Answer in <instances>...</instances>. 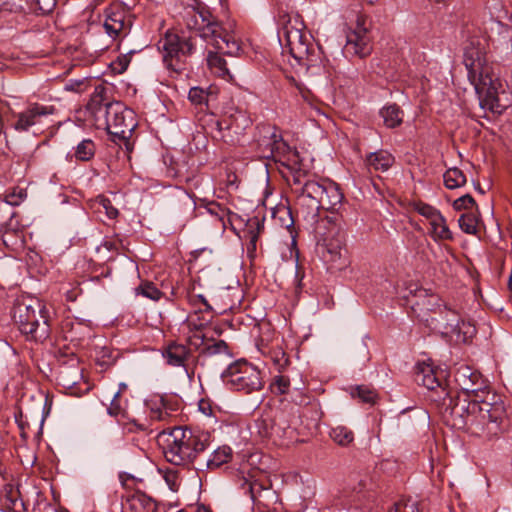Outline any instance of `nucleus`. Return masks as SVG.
I'll use <instances>...</instances> for the list:
<instances>
[{"instance_id":"nucleus-1","label":"nucleus","mask_w":512,"mask_h":512,"mask_svg":"<svg viewBox=\"0 0 512 512\" xmlns=\"http://www.w3.org/2000/svg\"><path fill=\"white\" fill-rule=\"evenodd\" d=\"M445 421L456 429H467L471 434L491 441L503 432L505 409L502 404L491 403L486 397L449 396L444 398Z\"/></svg>"},{"instance_id":"nucleus-2","label":"nucleus","mask_w":512,"mask_h":512,"mask_svg":"<svg viewBox=\"0 0 512 512\" xmlns=\"http://www.w3.org/2000/svg\"><path fill=\"white\" fill-rule=\"evenodd\" d=\"M464 65L468 72V79L479 95L482 108L500 114L509 107V93L501 89L500 80L492 73L479 38L472 37L466 42Z\"/></svg>"},{"instance_id":"nucleus-3","label":"nucleus","mask_w":512,"mask_h":512,"mask_svg":"<svg viewBox=\"0 0 512 512\" xmlns=\"http://www.w3.org/2000/svg\"><path fill=\"white\" fill-rule=\"evenodd\" d=\"M342 200L343 194L335 182L329 179L309 180L301 186L296 211L305 221L314 224L320 209L337 211Z\"/></svg>"},{"instance_id":"nucleus-4","label":"nucleus","mask_w":512,"mask_h":512,"mask_svg":"<svg viewBox=\"0 0 512 512\" xmlns=\"http://www.w3.org/2000/svg\"><path fill=\"white\" fill-rule=\"evenodd\" d=\"M304 22L298 15L283 16V26L279 31V40L298 65L308 72L320 70L323 56L319 46L314 45L303 31Z\"/></svg>"},{"instance_id":"nucleus-5","label":"nucleus","mask_w":512,"mask_h":512,"mask_svg":"<svg viewBox=\"0 0 512 512\" xmlns=\"http://www.w3.org/2000/svg\"><path fill=\"white\" fill-rule=\"evenodd\" d=\"M209 445V435L193 432L183 427H174L166 440L164 456L166 460L177 466H189L198 455Z\"/></svg>"},{"instance_id":"nucleus-6","label":"nucleus","mask_w":512,"mask_h":512,"mask_svg":"<svg viewBox=\"0 0 512 512\" xmlns=\"http://www.w3.org/2000/svg\"><path fill=\"white\" fill-rule=\"evenodd\" d=\"M13 318L21 333L32 340L44 341L50 336L49 312L38 299L17 302L14 306Z\"/></svg>"},{"instance_id":"nucleus-7","label":"nucleus","mask_w":512,"mask_h":512,"mask_svg":"<svg viewBox=\"0 0 512 512\" xmlns=\"http://www.w3.org/2000/svg\"><path fill=\"white\" fill-rule=\"evenodd\" d=\"M208 46L229 56H236L241 50L239 39L233 31V23L223 24L214 16L202 28L200 37Z\"/></svg>"},{"instance_id":"nucleus-8","label":"nucleus","mask_w":512,"mask_h":512,"mask_svg":"<svg viewBox=\"0 0 512 512\" xmlns=\"http://www.w3.org/2000/svg\"><path fill=\"white\" fill-rule=\"evenodd\" d=\"M222 377L227 386L245 394L260 391L264 386L260 370L246 361L230 364Z\"/></svg>"},{"instance_id":"nucleus-9","label":"nucleus","mask_w":512,"mask_h":512,"mask_svg":"<svg viewBox=\"0 0 512 512\" xmlns=\"http://www.w3.org/2000/svg\"><path fill=\"white\" fill-rule=\"evenodd\" d=\"M163 50V62L167 69L180 73L185 69V58L195 50L193 37L181 38L177 34L167 33L160 41Z\"/></svg>"},{"instance_id":"nucleus-10","label":"nucleus","mask_w":512,"mask_h":512,"mask_svg":"<svg viewBox=\"0 0 512 512\" xmlns=\"http://www.w3.org/2000/svg\"><path fill=\"white\" fill-rule=\"evenodd\" d=\"M109 126L106 131L112 136L113 141L128 140L137 126L135 113L132 109L126 107L122 102L116 101L111 104Z\"/></svg>"},{"instance_id":"nucleus-11","label":"nucleus","mask_w":512,"mask_h":512,"mask_svg":"<svg viewBox=\"0 0 512 512\" xmlns=\"http://www.w3.org/2000/svg\"><path fill=\"white\" fill-rule=\"evenodd\" d=\"M115 102L108 96L105 86H96L85 108L86 120L96 129L106 130L109 126L111 104Z\"/></svg>"},{"instance_id":"nucleus-12","label":"nucleus","mask_w":512,"mask_h":512,"mask_svg":"<svg viewBox=\"0 0 512 512\" xmlns=\"http://www.w3.org/2000/svg\"><path fill=\"white\" fill-rule=\"evenodd\" d=\"M372 52L371 35L366 20L358 17L355 27L346 35L344 53L346 55L365 58Z\"/></svg>"},{"instance_id":"nucleus-13","label":"nucleus","mask_w":512,"mask_h":512,"mask_svg":"<svg viewBox=\"0 0 512 512\" xmlns=\"http://www.w3.org/2000/svg\"><path fill=\"white\" fill-rule=\"evenodd\" d=\"M454 377L457 385L461 389L460 395L485 397V394H489L482 375L469 366L463 365L459 367Z\"/></svg>"},{"instance_id":"nucleus-14","label":"nucleus","mask_w":512,"mask_h":512,"mask_svg":"<svg viewBox=\"0 0 512 512\" xmlns=\"http://www.w3.org/2000/svg\"><path fill=\"white\" fill-rule=\"evenodd\" d=\"M162 355L168 365L183 367L189 376L194 374L195 358L187 345L175 341L170 342L164 348Z\"/></svg>"},{"instance_id":"nucleus-15","label":"nucleus","mask_w":512,"mask_h":512,"mask_svg":"<svg viewBox=\"0 0 512 512\" xmlns=\"http://www.w3.org/2000/svg\"><path fill=\"white\" fill-rule=\"evenodd\" d=\"M103 27L112 39H121L130 33L131 21L123 10L111 8L106 10Z\"/></svg>"},{"instance_id":"nucleus-16","label":"nucleus","mask_w":512,"mask_h":512,"mask_svg":"<svg viewBox=\"0 0 512 512\" xmlns=\"http://www.w3.org/2000/svg\"><path fill=\"white\" fill-rule=\"evenodd\" d=\"M54 111L55 109L53 106L34 103L25 111L17 115V121L14 124V128L20 132L28 131L31 127L41 124L42 118L52 115Z\"/></svg>"},{"instance_id":"nucleus-17","label":"nucleus","mask_w":512,"mask_h":512,"mask_svg":"<svg viewBox=\"0 0 512 512\" xmlns=\"http://www.w3.org/2000/svg\"><path fill=\"white\" fill-rule=\"evenodd\" d=\"M448 315L452 316L451 322L440 323L443 328V334L455 335L456 341L468 342L476 334V328L470 322L461 320L456 311H448Z\"/></svg>"},{"instance_id":"nucleus-18","label":"nucleus","mask_w":512,"mask_h":512,"mask_svg":"<svg viewBox=\"0 0 512 512\" xmlns=\"http://www.w3.org/2000/svg\"><path fill=\"white\" fill-rule=\"evenodd\" d=\"M250 125V120L246 114L242 111H236L235 114L225 116L222 120L217 122V128L220 133L226 131L227 134L223 133L221 138L225 142L234 143V139L230 136L233 132L236 135L242 134V132Z\"/></svg>"},{"instance_id":"nucleus-19","label":"nucleus","mask_w":512,"mask_h":512,"mask_svg":"<svg viewBox=\"0 0 512 512\" xmlns=\"http://www.w3.org/2000/svg\"><path fill=\"white\" fill-rule=\"evenodd\" d=\"M267 146H269L271 157L278 162L286 165V162L293 161L297 162L298 153L296 151H292L290 147L283 141L282 137L273 132L271 135V139L269 140Z\"/></svg>"},{"instance_id":"nucleus-20","label":"nucleus","mask_w":512,"mask_h":512,"mask_svg":"<svg viewBox=\"0 0 512 512\" xmlns=\"http://www.w3.org/2000/svg\"><path fill=\"white\" fill-rule=\"evenodd\" d=\"M213 15L208 10L188 9L185 12L184 21L186 27L200 37L202 28L206 27L209 21H212Z\"/></svg>"},{"instance_id":"nucleus-21","label":"nucleus","mask_w":512,"mask_h":512,"mask_svg":"<svg viewBox=\"0 0 512 512\" xmlns=\"http://www.w3.org/2000/svg\"><path fill=\"white\" fill-rule=\"evenodd\" d=\"M124 509L127 512H159L154 500L144 493H134L126 499Z\"/></svg>"},{"instance_id":"nucleus-22","label":"nucleus","mask_w":512,"mask_h":512,"mask_svg":"<svg viewBox=\"0 0 512 512\" xmlns=\"http://www.w3.org/2000/svg\"><path fill=\"white\" fill-rule=\"evenodd\" d=\"M337 237L328 239H323V252L322 256L326 262H330L332 264L338 263L342 259V240L339 237L338 231L336 232Z\"/></svg>"},{"instance_id":"nucleus-23","label":"nucleus","mask_w":512,"mask_h":512,"mask_svg":"<svg viewBox=\"0 0 512 512\" xmlns=\"http://www.w3.org/2000/svg\"><path fill=\"white\" fill-rule=\"evenodd\" d=\"M393 163V155L386 150L372 152L366 156V164L375 171H387Z\"/></svg>"},{"instance_id":"nucleus-24","label":"nucleus","mask_w":512,"mask_h":512,"mask_svg":"<svg viewBox=\"0 0 512 512\" xmlns=\"http://www.w3.org/2000/svg\"><path fill=\"white\" fill-rule=\"evenodd\" d=\"M430 236L435 241H451L453 240V234L450 231L445 218L443 215H439L430 224Z\"/></svg>"},{"instance_id":"nucleus-25","label":"nucleus","mask_w":512,"mask_h":512,"mask_svg":"<svg viewBox=\"0 0 512 512\" xmlns=\"http://www.w3.org/2000/svg\"><path fill=\"white\" fill-rule=\"evenodd\" d=\"M187 325L190 329H195V332L188 337V345L187 347L191 350H199L205 347L207 343L205 335L201 332V329L204 327V323H196L192 316L187 318Z\"/></svg>"},{"instance_id":"nucleus-26","label":"nucleus","mask_w":512,"mask_h":512,"mask_svg":"<svg viewBox=\"0 0 512 512\" xmlns=\"http://www.w3.org/2000/svg\"><path fill=\"white\" fill-rule=\"evenodd\" d=\"M380 114L384 124L388 128H395L402 123L403 111L396 104L388 105L381 109Z\"/></svg>"},{"instance_id":"nucleus-27","label":"nucleus","mask_w":512,"mask_h":512,"mask_svg":"<svg viewBox=\"0 0 512 512\" xmlns=\"http://www.w3.org/2000/svg\"><path fill=\"white\" fill-rule=\"evenodd\" d=\"M232 457V450L228 446L217 448L207 459L205 466L209 469H215L228 463Z\"/></svg>"},{"instance_id":"nucleus-28","label":"nucleus","mask_w":512,"mask_h":512,"mask_svg":"<svg viewBox=\"0 0 512 512\" xmlns=\"http://www.w3.org/2000/svg\"><path fill=\"white\" fill-rule=\"evenodd\" d=\"M263 229L264 225L257 217H254L249 220L248 229L246 231V238L248 239L247 250L249 253L256 251L258 237L259 234L263 231Z\"/></svg>"},{"instance_id":"nucleus-29","label":"nucleus","mask_w":512,"mask_h":512,"mask_svg":"<svg viewBox=\"0 0 512 512\" xmlns=\"http://www.w3.org/2000/svg\"><path fill=\"white\" fill-rule=\"evenodd\" d=\"M416 381L429 390H434L438 387H441V381L430 366L423 367L416 374Z\"/></svg>"},{"instance_id":"nucleus-30","label":"nucleus","mask_w":512,"mask_h":512,"mask_svg":"<svg viewBox=\"0 0 512 512\" xmlns=\"http://www.w3.org/2000/svg\"><path fill=\"white\" fill-rule=\"evenodd\" d=\"M117 357L118 352L108 347H102L96 352L95 363L99 367V371L103 372L114 365Z\"/></svg>"},{"instance_id":"nucleus-31","label":"nucleus","mask_w":512,"mask_h":512,"mask_svg":"<svg viewBox=\"0 0 512 512\" xmlns=\"http://www.w3.org/2000/svg\"><path fill=\"white\" fill-rule=\"evenodd\" d=\"M220 51H209L207 54V65L210 70L220 77L229 74L227 64L224 58L219 55Z\"/></svg>"},{"instance_id":"nucleus-32","label":"nucleus","mask_w":512,"mask_h":512,"mask_svg":"<svg viewBox=\"0 0 512 512\" xmlns=\"http://www.w3.org/2000/svg\"><path fill=\"white\" fill-rule=\"evenodd\" d=\"M200 355L211 357V356H224L230 358L229 348L224 340H218L215 342H208L205 347L200 351Z\"/></svg>"},{"instance_id":"nucleus-33","label":"nucleus","mask_w":512,"mask_h":512,"mask_svg":"<svg viewBox=\"0 0 512 512\" xmlns=\"http://www.w3.org/2000/svg\"><path fill=\"white\" fill-rule=\"evenodd\" d=\"M96 145L91 139H83L75 148L74 156L78 161L87 162L93 159Z\"/></svg>"},{"instance_id":"nucleus-34","label":"nucleus","mask_w":512,"mask_h":512,"mask_svg":"<svg viewBox=\"0 0 512 512\" xmlns=\"http://www.w3.org/2000/svg\"><path fill=\"white\" fill-rule=\"evenodd\" d=\"M330 437L340 446H348L354 441V433L346 426H336L331 429Z\"/></svg>"},{"instance_id":"nucleus-35","label":"nucleus","mask_w":512,"mask_h":512,"mask_svg":"<svg viewBox=\"0 0 512 512\" xmlns=\"http://www.w3.org/2000/svg\"><path fill=\"white\" fill-rule=\"evenodd\" d=\"M443 178L444 184L448 189H456L466 183V177L464 173L456 167L448 169L444 173Z\"/></svg>"},{"instance_id":"nucleus-36","label":"nucleus","mask_w":512,"mask_h":512,"mask_svg":"<svg viewBox=\"0 0 512 512\" xmlns=\"http://www.w3.org/2000/svg\"><path fill=\"white\" fill-rule=\"evenodd\" d=\"M268 354L278 372L283 371L290 363L289 357L281 347L270 349Z\"/></svg>"},{"instance_id":"nucleus-37","label":"nucleus","mask_w":512,"mask_h":512,"mask_svg":"<svg viewBox=\"0 0 512 512\" xmlns=\"http://www.w3.org/2000/svg\"><path fill=\"white\" fill-rule=\"evenodd\" d=\"M459 227L466 234L475 235L477 233L478 220L472 213H464L460 216Z\"/></svg>"},{"instance_id":"nucleus-38","label":"nucleus","mask_w":512,"mask_h":512,"mask_svg":"<svg viewBox=\"0 0 512 512\" xmlns=\"http://www.w3.org/2000/svg\"><path fill=\"white\" fill-rule=\"evenodd\" d=\"M353 397H358L363 403L374 404L377 399L376 391L366 385L357 386L352 391Z\"/></svg>"},{"instance_id":"nucleus-39","label":"nucleus","mask_w":512,"mask_h":512,"mask_svg":"<svg viewBox=\"0 0 512 512\" xmlns=\"http://www.w3.org/2000/svg\"><path fill=\"white\" fill-rule=\"evenodd\" d=\"M416 297L423 298L422 302H416V305H422L429 311L435 310L436 306L440 307V298L434 294H428L427 290L420 289L418 290Z\"/></svg>"},{"instance_id":"nucleus-40","label":"nucleus","mask_w":512,"mask_h":512,"mask_svg":"<svg viewBox=\"0 0 512 512\" xmlns=\"http://www.w3.org/2000/svg\"><path fill=\"white\" fill-rule=\"evenodd\" d=\"M137 294H141L146 298L158 301L163 293L152 282H145L136 288Z\"/></svg>"},{"instance_id":"nucleus-41","label":"nucleus","mask_w":512,"mask_h":512,"mask_svg":"<svg viewBox=\"0 0 512 512\" xmlns=\"http://www.w3.org/2000/svg\"><path fill=\"white\" fill-rule=\"evenodd\" d=\"M415 210L420 214L422 215L423 217H425L428 221H429V224L434 220L436 219V217H438L439 215H441L440 211L437 210L436 208H434L433 206L429 205V204H426V203H422V202H419L415 205Z\"/></svg>"},{"instance_id":"nucleus-42","label":"nucleus","mask_w":512,"mask_h":512,"mask_svg":"<svg viewBox=\"0 0 512 512\" xmlns=\"http://www.w3.org/2000/svg\"><path fill=\"white\" fill-rule=\"evenodd\" d=\"M98 212H104L109 219H115L118 216V209L113 206L110 199L104 196L98 199Z\"/></svg>"},{"instance_id":"nucleus-43","label":"nucleus","mask_w":512,"mask_h":512,"mask_svg":"<svg viewBox=\"0 0 512 512\" xmlns=\"http://www.w3.org/2000/svg\"><path fill=\"white\" fill-rule=\"evenodd\" d=\"M305 175L301 173V171H296L291 179L288 180L292 192L296 195V200H298L299 192L301 191V186L304 185L306 181H309L310 179H304ZM297 201H295L296 203Z\"/></svg>"},{"instance_id":"nucleus-44","label":"nucleus","mask_w":512,"mask_h":512,"mask_svg":"<svg viewBox=\"0 0 512 512\" xmlns=\"http://www.w3.org/2000/svg\"><path fill=\"white\" fill-rule=\"evenodd\" d=\"M272 389L279 394H286L290 387V380L287 376L277 375L272 382Z\"/></svg>"},{"instance_id":"nucleus-45","label":"nucleus","mask_w":512,"mask_h":512,"mask_svg":"<svg viewBox=\"0 0 512 512\" xmlns=\"http://www.w3.org/2000/svg\"><path fill=\"white\" fill-rule=\"evenodd\" d=\"M188 98H189V100L193 104H196V105L206 104V105H208L207 95L204 92V88L192 87L189 90Z\"/></svg>"},{"instance_id":"nucleus-46","label":"nucleus","mask_w":512,"mask_h":512,"mask_svg":"<svg viewBox=\"0 0 512 512\" xmlns=\"http://www.w3.org/2000/svg\"><path fill=\"white\" fill-rule=\"evenodd\" d=\"M389 512H419L418 503L413 500L400 501L395 503Z\"/></svg>"},{"instance_id":"nucleus-47","label":"nucleus","mask_w":512,"mask_h":512,"mask_svg":"<svg viewBox=\"0 0 512 512\" xmlns=\"http://www.w3.org/2000/svg\"><path fill=\"white\" fill-rule=\"evenodd\" d=\"M164 479L172 491H178L180 486V479L178 471L174 469H167L164 472Z\"/></svg>"},{"instance_id":"nucleus-48","label":"nucleus","mask_w":512,"mask_h":512,"mask_svg":"<svg viewBox=\"0 0 512 512\" xmlns=\"http://www.w3.org/2000/svg\"><path fill=\"white\" fill-rule=\"evenodd\" d=\"M475 205L474 198L469 195H463L456 199L453 203V207L455 210H463V209H469Z\"/></svg>"},{"instance_id":"nucleus-49","label":"nucleus","mask_w":512,"mask_h":512,"mask_svg":"<svg viewBox=\"0 0 512 512\" xmlns=\"http://www.w3.org/2000/svg\"><path fill=\"white\" fill-rule=\"evenodd\" d=\"M119 397H120V391H117L114 394L113 399L111 400L110 406L108 407V413L111 416L116 417V416L122 414V412H123V408L121 406Z\"/></svg>"},{"instance_id":"nucleus-50","label":"nucleus","mask_w":512,"mask_h":512,"mask_svg":"<svg viewBox=\"0 0 512 512\" xmlns=\"http://www.w3.org/2000/svg\"><path fill=\"white\" fill-rule=\"evenodd\" d=\"M208 211L210 214L214 215L225 225V218L228 215V211L225 208H222L219 204L211 203L208 206Z\"/></svg>"},{"instance_id":"nucleus-51","label":"nucleus","mask_w":512,"mask_h":512,"mask_svg":"<svg viewBox=\"0 0 512 512\" xmlns=\"http://www.w3.org/2000/svg\"><path fill=\"white\" fill-rule=\"evenodd\" d=\"M443 310L440 311L439 318H432V322H435V329H439L441 333L443 334V328H440V323H446L451 322L452 316L448 315V311H452L451 309L447 308L446 305H443Z\"/></svg>"},{"instance_id":"nucleus-52","label":"nucleus","mask_w":512,"mask_h":512,"mask_svg":"<svg viewBox=\"0 0 512 512\" xmlns=\"http://www.w3.org/2000/svg\"><path fill=\"white\" fill-rule=\"evenodd\" d=\"M16 492L10 486L9 489H5V496L9 501V508L17 509L18 506H23L22 500H19L15 497Z\"/></svg>"},{"instance_id":"nucleus-53","label":"nucleus","mask_w":512,"mask_h":512,"mask_svg":"<svg viewBox=\"0 0 512 512\" xmlns=\"http://www.w3.org/2000/svg\"><path fill=\"white\" fill-rule=\"evenodd\" d=\"M129 427H128V430L130 432H135V431H147L148 430V425L144 422H139L138 420L136 419H133L130 423H129Z\"/></svg>"},{"instance_id":"nucleus-54","label":"nucleus","mask_w":512,"mask_h":512,"mask_svg":"<svg viewBox=\"0 0 512 512\" xmlns=\"http://www.w3.org/2000/svg\"><path fill=\"white\" fill-rule=\"evenodd\" d=\"M205 94L207 95V102H211L216 100L219 89L215 85H210L207 89H204Z\"/></svg>"},{"instance_id":"nucleus-55","label":"nucleus","mask_w":512,"mask_h":512,"mask_svg":"<svg viewBox=\"0 0 512 512\" xmlns=\"http://www.w3.org/2000/svg\"><path fill=\"white\" fill-rule=\"evenodd\" d=\"M120 245V241L117 240H106L103 243V246L109 251H118Z\"/></svg>"},{"instance_id":"nucleus-56","label":"nucleus","mask_w":512,"mask_h":512,"mask_svg":"<svg viewBox=\"0 0 512 512\" xmlns=\"http://www.w3.org/2000/svg\"><path fill=\"white\" fill-rule=\"evenodd\" d=\"M60 377H61V380L63 382V385L72 386V385L76 384L77 378L80 377V374L76 373V377L74 379L70 380V379L67 378L66 373L63 371V372H61Z\"/></svg>"},{"instance_id":"nucleus-57","label":"nucleus","mask_w":512,"mask_h":512,"mask_svg":"<svg viewBox=\"0 0 512 512\" xmlns=\"http://www.w3.org/2000/svg\"><path fill=\"white\" fill-rule=\"evenodd\" d=\"M166 416H168L167 411L161 410V409L152 411V413H151V418L159 420V421L164 420L166 418Z\"/></svg>"},{"instance_id":"nucleus-58","label":"nucleus","mask_w":512,"mask_h":512,"mask_svg":"<svg viewBox=\"0 0 512 512\" xmlns=\"http://www.w3.org/2000/svg\"><path fill=\"white\" fill-rule=\"evenodd\" d=\"M118 64L120 66L119 73H122L127 69L128 64H129V59L127 58V56H123L118 59Z\"/></svg>"},{"instance_id":"nucleus-59","label":"nucleus","mask_w":512,"mask_h":512,"mask_svg":"<svg viewBox=\"0 0 512 512\" xmlns=\"http://www.w3.org/2000/svg\"><path fill=\"white\" fill-rule=\"evenodd\" d=\"M197 298L206 307V311L212 310V307L208 304L207 300L202 295H198Z\"/></svg>"},{"instance_id":"nucleus-60","label":"nucleus","mask_w":512,"mask_h":512,"mask_svg":"<svg viewBox=\"0 0 512 512\" xmlns=\"http://www.w3.org/2000/svg\"><path fill=\"white\" fill-rule=\"evenodd\" d=\"M195 512H212V511L205 505H199L196 507Z\"/></svg>"},{"instance_id":"nucleus-61","label":"nucleus","mask_w":512,"mask_h":512,"mask_svg":"<svg viewBox=\"0 0 512 512\" xmlns=\"http://www.w3.org/2000/svg\"><path fill=\"white\" fill-rule=\"evenodd\" d=\"M274 434V427H271V431L265 430L263 437H271Z\"/></svg>"},{"instance_id":"nucleus-62","label":"nucleus","mask_w":512,"mask_h":512,"mask_svg":"<svg viewBox=\"0 0 512 512\" xmlns=\"http://www.w3.org/2000/svg\"><path fill=\"white\" fill-rule=\"evenodd\" d=\"M127 389V385L125 383H120L119 384V390L120 391V394L122 393V391L126 390Z\"/></svg>"},{"instance_id":"nucleus-63","label":"nucleus","mask_w":512,"mask_h":512,"mask_svg":"<svg viewBox=\"0 0 512 512\" xmlns=\"http://www.w3.org/2000/svg\"><path fill=\"white\" fill-rule=\"evenodd\" d=\"M205 404H206V403L201 402V403H200V409H201L205 414H207V412H206V406H204Z\"/></svg>"},{"instance_id":"nucleus-64","label":"nucleus","mask_w":512,"mask_h":512,"mask_svg":"<svg viewBox=\"0 0 512 512\" xmlns=\"http://www.w3.org/2000/svg\"><path fill=\"white\" fill-rule=\"evenodd\" d=\"M249 491L251 493V497L254 498V487L251 484H249Z\"/></svg>"}]
</instances>
